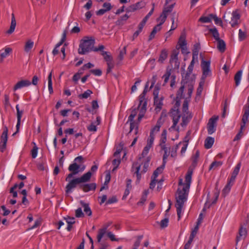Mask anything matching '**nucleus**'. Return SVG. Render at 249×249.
Listing matches in <instances>:
<instances>
[{
  "label": "nucleus",
  "instance_id": "nucleus-1",
  "mask_svg": "<svg viewBox=\"0 0 249 249\" xmlns=\"http://www.w3.org/2000/svg\"><path fill=\"white\" fill-rule=\"evenodd\" d=\"M192 174L193 171L189 170L185 176L186 183L184 184L182 190H180L178 188L177 190L178 196L176 197V202L175 206L177 208L178 220H179L181 217L182 209L184 206V202L187 200L188 195L187 192L189 191V189L190 188Z\"/></svg>",
  "mask_w": 249,
  "mask_h": 249
},
{
  "label": "nucleus",
  "instance_id": "nucleus-2",
  "mask_svg": "<svg viewBox=\"0 0 249 249\" xmlns=\"http://www.w3.org/2000/svg\"><path fill=\"white\" fill-rule=\"evenodd\" d=\"M95 39L92 37L86 36L81 40L78 52L80 54H85L91 51L98 52L104 50L105 47L103 45H99L98 48H94Z\"/></svg>",
  "mask_w": 249,
  "mask_h": 249
},
{
  "label": "nucleus",
  "instance_id": "nucleus-3",
  "mask_svg": "<svg viewBox=\"0 0 249 249\" xmlns=\"http://www.w3.org/2000/svg\"><path fill=\"white\" fill-rule=\"evenodd\" d=\"M92 176V173L90 172L83 174L81 177L74 178L69 181V183L66 186L65 192L66 194H69L72 192V190L75 188L77 186L79 187L80 184L89 181Z\"/></svg>",
  "mask_w": 249,
  "mask_h": 249
},
{
  "label": "nucleus",
  "instance_id": "nucleus-4",
  "mask_svg": "<svg viewBox=\"0 0 249 249\" xmlns=\"http://www.w3.org/2000/svg\"><path fill=\"white\" fill-rule=\"evenodd\" d=\"M84 162L85 159L82 156L77 157L74 159L73 162L69 165V171L77 174L83 172L86 168V166L83 164Z\"/></svg>",
  "mask_w": 249,
  "mask_h": 249
},
{
  "label": "nucleus",
  "instance_id": "nucleus-5",
  "mask_svg": "<svg viewBox=\"0 0 249 249\" xmlns=\"http://www.w3.org/2000/svg\"><path fill=\"white\" fill-rule=\"evenodd\" d=\"M244 113L242 119V123L239 132L237 134L233 141H238L240 139L242 135V130L245 127L246 124L249 117V96L248 98L247 103L243 108Z\"/></svg>",
  "mask_w": 249,
  "mask_h": 249
},
{
  "label": "nucleus",
  "instance_id": "nucleus-6",
  "mask_svg": "<svg viewBox=\"0 0 249 249\" xmlns=\"http://www.w3.org/2000/svg\"><path fill=\"white\" fill-rule=\"evenodd\" d=\"M188 92H187V97L185 98L183 102V106H182V111L184 113H186V114H189L188 112V105L189 102L190 101V98L192 96V94L193 91L194 90V85L192 83L189 84L188 85Z\"/></svg>",
  "mask_w": 249,
  "mask_h": 249
},
{
  "label": "nucleus",
  "instance_id": "nucleus-7",
  "mask_svg": "<svg viewBox=\"0 0 249 249\" xmlns=\"http://www.w3.org/2000/svg\"><path fill=\"white\" fill-rule=\"evenodd\" d=\"M8 129L7 126H4L3 131L0 137V150L3 152L6 147V143L8 139Z\"/></svg>",
  "mask_w": 249,
  "mask_h": 249
},
{
  "label": "nucleus",
  "instance_id": "nucleus-8",
  "mask_svg": "<svg viewBox=\"0 0 249 249\" xmlns=\"http://www.w3.org/2000/svg\"><path fill=\"white\" fill-rule=\"evenodd\" d=\"M218 119V116H213L211 118L207 124L208 133L211 135L216 130V122Z\"/></svg>",
  "mask_w": 249,
  "mask_h": 249
},
{
  "label": "nucleus",
  "instance_id": "nucleus-9",
  "mask_svg": "<svg viewBox=\"0 0 249 249\" xmlns=\"http://www.w3.org/2000/svg\"><path fill=\"white\" fill-rule=\"evenodd\" d=\"M201 67L202 70L203 79L211 75V71L210 70V61H205L202 59L201 63Z\"/></svg>",
  "mask_w": 249,
  "mask_h": 249
},
{
  "label": "nucleus",
  "instance_id": "nucleus-10",
  "mask_svg": "<svg viewBox=\"0 0 249 249\" xmlns=\"http://www.w3.org/2000/svg\"><path fill=\"white\" fill-rule=\"evenodd\" d=\"M179 54L178 49H175L172 51V54L170 56V63H174V68L175 69H178L180 62L178 61V55Z\"/></svg>",
  "mask_w": 249,
  "mask_h": 249
},
{
  "label": "nucleus",
  "instance_id": "nucleus-11",
  "mask_svg": "<svg viewBox=\"0 0 249 249\" xmlns=\"http://www.w3.org/2000/svg\"><path fill=\"white\" fill-rule=\"evenodd\" d=\"M96 188V184L95 183H91L89 184H80L79 189L82 190L85 192H88L89 191L95 190Z\"/></svg>",
  "mask_w": 249,
  "mask_h": 249
},
{
  "label": "nucleus",
  "instance_id": "nucleus-12",
  "mask_svg": "<svg viewBox=\"0 0 249 249\" xmlns=\"http://www.w3.org/2000/svg\"><path fill=\"white\" fill-rule=\"evenodd\" d=\"M31 84V82L28 80H22L18 81L14 87L13 90L16 91L18 89L23 87L29 86Z\"/></svg>",
  "mask_w": 249,
  "mask_h": 249
},
{
  "label": "nucleus",
  "instance_id": "nucleus-13",
  "mask_svg": "<svg viewBox=\"0 0 249 249\" xmlns=\"http://www.w3.org/2000/svg\"><path fill=\"white\" fill-rule=\"evenodd\" d=\"M184 77H182V80L181 82V86L180 87V88L178 89V90L177 91V94H176V98L178 100H181L182 98H183L184 97V89L185 88V84L187 83V81H185V79H183Z\"/></svg>",
  "mask_w": 249,
  "mask_h": 249
},
{
  "label": "nucleus",
  "instance_id": "nucleus-14",
  "mask_svg": "<svg viewBox=\"0 0 249 249\" xmlns=\"http://www.w3.org/2000/svg\"><path fill=\"white\" fill-rule=\"evenodd\" d=\"M172 116L173 117V124L171 126V128H174L178 123L180 118V112L178 109L174 110V111H173L172 113Z\"/></svg>",
  "mask_w": 249,
  "mask_h": 249
},
{
  "label": "nucleus",
  "instance_id": "nucleus-15",
  "mask_svg": "<svg viewBox=\"0 0 249 249\" xmlns=\"http://www.w3.org/2000/svg\"><path fill=\"white\" fill-rule=\"evenodd\" d=\"M149 82H147L144 90H143L142 92L140 94V95L139 97V107H140L142 104L144 103V102H146L147 103V100L145 98V95L147 92V88L148 87Z\"/></svg>",
  "mask_w": 249,
  "mask_h": 249
},
{
  "label": "nucleus",
  "instance_id": "nucleus-16",
  "mask_svg": "<svg viewBox=\"0 0 249 249\" xmlns=\"http://www.w3.org/2000/svg\"><path fill=\"white\" fill-rule=\"evenodd\" d=\"M240 18V14L237 11H233L232 13L231 21L230 22L232 27L238 24V20Z\"/></svg>",
  "mask_w": 249,
  "mask_h": 249
},
{
  "label": "nucleus",
  "instance_id": "nucleus-17",
  "mask_svg": "<svg viewBox=\"0 0 249 249\" xmlns=\"http://www.w3.org/2000/svg\"><path fill=\"white\" fill-rule=\"evenodd\" d=\"M17 22L14 13L11 15V22L10 26V28L6 31V34L11 35L15 31L16 26Z\"/></svg>",
  "mask_w": 249,
  "mask_h": 249
},
{
  "label": "nucleus",
  "instance_id": "nucleus-18",
  "mask_svg": "<svg viewBox=\"0 0 249 249\" xmlns=\"http://www.w3.org/2000/svg\"><path fill=\"white\" fill-rule=\"evenodd\" d=\"M146 106L147 103L146 102H144V103L142 104V105L140 107H139V106L138 107V108H140V113L139 114L138 118V121L139 122H141L142 119L144 116V115L146 110Z\"/></svg>",
  "mask_w": 249,
  "mask_h": 249
},
{
  "label": "nucleus",
  "instance_id": "nucleus-19",
  "mask_svg": "<svg viewBox=\"0 0 249 249\" xmlns=\"http://www.w3.org/2000/svg\"><path fill=\"white\" fill-rule=\"evenodd\" d=\"M163 98L162 97L160 98L154 99V103L155 106V110L156 112H159L161 109L163 105L162 101Z\"/></svg>",
  "mask_w": 249,
  "mask_h": 249
},
{
  "label": "nucleus",
  "instance_id": "nucleus-20",
  "mask_svg": "<svg viewBox=\"0 0 249 249\" xmlns=\"http://www.w3.org/2000/svg\"><path fill=\"white\" fill-rule=\"evenodd\" d=\"M160 145L161 147V149L164 151L162 163H163L164 164H165L166 162V160L169 155V150H170V148H168L165 144H162V143H160Z\"/></svg>",
  "mask_w": 249,
  "mask_h": 249
},
{
  "label": "nucleus",
  "instance_id": "nucleus-21",
  "mask_svg": "<svg viewBox=\"0 0 249 249\" xmlns=\"http://www.w3.org/2000/svg\"><path fill=\"white\" fill-rule=\"evenodd\" d=\"M214 142L213 138L208 137L205 140L204 146L206 149H210L213 146Z\"/></svg>",
  "mask_w": 249,
  "mask_h": 249
},
{
  "label": "nucleus",
  "instance_id": "nucleus-22",
  "mask_svg": "<svg viewBox=\"0 0 249 249\" xmlns=\"http://www.w3.org/2000/svg\"><path fill=\"white\" fill-rule=\"evenodd\" d=\"M64 219L66 220V222L68 224V226L67 227V230L68 231H71L72 229V224H74L75 223V218L74 217H65Z\"/></svg>",
  "mask_w": 249,
  "mask_h": 249
},
{
  "label": "nucleus",
  "instance_id": "nucleus-23",
  "mask_svg": "<svg viewBox=\"0 0 249 249\" xmlns=\"http://www.w3.org/2000/svg\"><path fill=\"white\" fill-rule=\"evenodd\" d=\"M168 52L166 49H163L160 52L158 62L160 63H163L164 61L167 58Z\"/></svg>",
  "mask_w": 249,
  "mask_h": 249
},
{
  "label": "nucleus",
  "instance_id": "nucleus-24",
  "mask_svg": "<svg viewBox=\"0 0 249 249\" xmlns=\"http://www.w3.org/2000/svg\"><path fill=\"white\" fill-rule=\"evenodd\" d=\"M217 41V47L220 52L223 53L226 50V44L224 41L221 39L216 40Z\"/></svg>",
  "mask_w": 249,
  "mask_h": 249
},
{
  "label": "nucleus",
  "instance_id": "nucleus-25",
  "mask_svg": "<svg viewBox=\"0 0 249 249\" xmlns=\"http://www.w3.org/2000/svg\"><path fill=\"white\" fill-rule=\"evenodd\" d=\"M80 204L84 208V212L88 215L90 216L92 214V212L90 208L89 207L88 204L85 203L83 201H80Z\"/></svg>",
  "mask_w": 249,
  "mask_h": 249
},
{
  "label": "nucleus",
  "instance_id": "nucleus-26",
  "mask_svg": "<svg viewBox=\"0 0 249 249\" xmlns=\"http://www.w3.org/2000/svg\"><path fill=\"white\" fill-rule=\"evenodd\" d=\"M165 164H164L163 163H162V164L158 167L154 172L153 174L151 177V178H156L158 176L159 174H161L164 168Z\"/></svg>",
  "mask_w": 249,
  "mask_h": 249
},
{
  "label": "nucleus",
  "instance_id": "nucleus-27",
  "mask_svg": "<svg viewBox=\"0 0 249 249\" xmlns=\"http://www.w3.org/2000/svg\"><path fill=\"white\" fill-rule=\"evenodd\" d=\"M161 29V27H160L158 25H156L154 28L153 29V30L152 31L150 35H149L148 41H150L152 39H153L155 36V35L157 33L158 31H160Z\"/></svg>",
  "mask_w": 249,
  "mask_h": 249
},
{
  "label": "nucleus",
  "instance_id": "nucleus-28",
  "mask_svg": "<svg viewBox=\"0 0 249 249\" xmlns=\"http://www.w3.org/2000/svg\"><path fill=\"white\" fill-rule=\"evenodd\" d=\"M192 118V115L191 114H187L186 116V114H184L182 118V122L181 123V125L182 126H184L187 125V124L189 122L190 120Z\"/></svg>",
  "mask_w": 249,
  "mask_h": 249
},
{
  "label": "nucleus",
  "instance_id": "nucleus-29",
  "mask_svg": "<svg viewBox=\"0 0 249 249\" xmlns=\"http://www.w3.org/2000/svg\"><path fill=\"white\" fill-rule=\"evenodd\" d=\"M129 18V16L127 14L124 15L116 21V24L119 26L123 25L124 24V21H125Z\"/></svg>",
  "mask_w": 249,
  "mask_h": 249
},
{
  "label": "nucleus",
  "instance_id": "nucleus-30",
  "mask_svg": "<svg viewBox=\"0 0 249 249\" xmlns=\"http://www.w3.org/2000/svg\"><path fill=\"white\" fill-rule=\"evenodd\" d=\"M130 130L129 133H130L133 129H135V133L137 134L138 132L139 124L138 123H136L134 121L130 122Z\"/></svg>",
  "mask_w": 249,
  "mask_h": 249
},
{
  "label": "nucleus",
  "instance_id": "nucleus-31",
  "mask_svg": "<svg viewBox=\"0 0 249 249\" xmlns=\"http://www.w3.org/2000/svg\"><path fill=\"white\" fill-rule=\"evenodd\" d=\"M107 227L101 229L98 231V234L97 235V242H100L102 238L106 232Z\"/></svg>",
  "mask_w": 249,
  "mask_h": 249
},
{
  "label": "nucleus",
  "instance_id": "nucleus-32",
  "mask_svg": "<svg viewBox=\"0 0 249 249\" xmlns=\"http://www.w3.org/2000/svg\"><path fill=\"white\" fill-rule=\"evenodd\" d=\"M242 71L240 70L238 71L234 75V79L235 83L236 86H238L240 82V80L241 79Z\"/></svg>",
  "mask_w": 249,
  "mask_h": 249
},
{
  "label": "nucleus",
  "instance_id": "nucleus-33",
  "mask_svg": "<svg viewBox=\"0 0 249 249\" xmlns=\"http://www.w3.org/2000/svg\"><path fill=\"white\" fill-rule=\"evenodd\" d=\"M34 44V42L31 40H27L24 46V51L27 53L30 52L33 47Z\"/></svg>",
  "mask_w": 249,
  "mask_h": 249
},
{
  "label": "nucleus",
  "instance_id": "nucleus-34",
  "mask_svg": "<svg viewBox=\"0 0 249 249\" xmlns=\"http://www.w3.org/2000/svg\"><path fill=\"white\" fill-rule=\"evenodd\" d=\"M209 32L211 33L213 36L214 37V38L217 40H219L220 38L219 37V33L217 30V29L215 27H214L213 28H211L209 30Z\"/></svg>",
  "mask_w": 249,
  "mask_h": 249
},
{
  "label": "nucleus",
  "instance_id": "nucleus-35",
  "mask_svg": "<svg viewBox=\"0 0 249 249\" xmlns=\"http://www.w3.org/2000/svg\"><path fill=\"white\" fill-rule=\"evenodd\" d=\"M247 231L246 228H243V227L242 225H241L239 231V236H237L236 237L237 241H238L240 240V237L243 236L245 237L247 235Z\"/></svg>",
  "mask_w": 249,
  "mask_h": 249
},
{
  "label": "nucleus",
  "instance_id": "nucleus-36",
  "mask_svg": "<svg viewBox=\"0 0 249 249\" xmlns=\"http://www.w3.org/2000/svg\"><path fill=\"white\" fill-rule=\"evenodd\" d=\"M200 49V45L199 43H196L194 45L193 49V55H194V58L195 57L198 56V52Z\"/></svg>",
  "mask_w": 249,
  "mask_h": 249
},
{
  "label": "nucleus",
  "instance_id": "nucleus-37",
  "mask_svg": "<svg viewBox=\"0 0 249 249\" xmlns=\"http://www.w3.org/2000/svg\"><path fill=\"white\" fill-rule=\"evenodd\" d=\"M52 72H51L48 75V89L49 91L50 94H52L53 93V83L52 80Z\"/></svg>",
  "mask_w": 249,
  "mask_h": 249
},
{
  "label": "nucleus",
  "instance_id": "nucleus-38",
  "mask_svg": "<svg viewBox=\"0 0 249 249\" xmlns=\"http://www.w3.org/2000/svg\"><path fill=\"white\" fill-rule=\"evenodd\" d=\"M171 71H172V70L171 69L167 68L166 69L165 74L162 76V78H164V82L163 85H165L168 81L169 78L171 74Z\"/></svg>",
  "mask_w": 249,
  "mask_h": 249
},
{
  "label": "nucleus",
  "instance_id": "nucleus-39",
  "mask_svg": "<svg viewBox=\"0 0 249 249\" xmlns=\"http://www.w3.org/2000/svg\"><path fill=\"white\" fill-rule=\"evenodd\" d=\"M222 164H223V162L222 161H214L213 162L211 163V164L210 165V166L209 167V170H211L212 169L214 170V169H216L218 167L221 166L222 165Z\"/></svg>",
  "mask_w": 249,
  "mask_h": 249
},
{
  "label": "nucleus",
  "instance_id": "nucleus-40",
  "mask_svg": "<svg viewBox=\"0 0 249 249\" xmlns=\"http://www.w3.org/2000/svg\"><path fill=\"white\" fill-rule=\"evenodd\" d=\"M212 18L210 16V15L208 17H201L199 19L198 21L201 23H211L212 21Z\"/></svg>",
  "mask_w": 249,
  "mask_h": 249
},
{
  "label": "nucleus",
  "instance_id": "nucleus-41",
  "mask_svg": "<svg viewBox=\"0 0 249 249\" xmlns=\"http://www.w3.org/2000/svg\"><path fill=\"white\" fill-rule=\"evenodd\" d=\"M210 16H211V17L212 18V19L214 20L216 24H219L221 26H223V22L220 18H218L216 15L213 14H210Z\"/></svg>",
  "mask_w": 249,
  "mask_h": 249
},
{
  "label": "nucleus",
  "instance_id": "nucleus-42",
  "mask_svg": "<svg viewBox=\"0 0 249 249\" xmlns=\"http://www.w3.org/2000/svg\"><path fill=\"white\" fill-rule=\"evenodd\" d=\"M178 44V45L179 46V47L178 48H177V49H179V48L180 47L186 46L187 43L185 37L182 36H181L179 38Z\"/></svg>",
  "mask_w": 249,
  "mask_h": 249
},
{
  "label": "nucleus",
  "instance_id": "nucleus-43",
  "mask_svg": "<svg viewBox=\"0 0 249 249\" xmlns=\"http://www.w3.org/2000/svg\"><path fill=\"white\" fill-rule=\"evenodd\" d=\"M167 16L164 14H163L162 13L160 14L159 18H158L157 19V20L158 21L159 20H160V22L159 24H157V25L159 26L160 27H161V25L163 24L164 22L166 21V19L167 18Z\"/></svg>",
  "mask_w": 249,
  "mask_h": 249
},
{
  "label": "nucleus",
  "instance_id": "nucleus-44",
  "mask_svg": "<svg viewBox=\"0 0 249 249\" xmlns=\"http://www.w3.org/2000/svg\"><path fill=\"white\" fill-rule=\"evenodd\" d=\"M232 184H230V183H227V185L225 186L222 190V195L225 196L230 192Z\"/></svg>",
  "mask_w": 249,
  "mask_h": 249
},
{
  "label": "nucleus",
  "instance_id": "nucleus-45",
  "mask_svg": "<svg viewBox=\"0 0 249 249\" xmlns=\"http://www.w3.org/2000/svg\"><path fill=\"white\" fill-rule=\"evenodd\" d=\"M161 127V123L160 120H158L157 122L156 125L151 129L150 134H154L155 132H159L160 131V127Z\"/></svg>",
  "mask_w": 249,
  "mask_h": 249
},
{
  "label": "nucleus",
  "instance_id": "nucleus-46",
  "mask_svg": "<svg viewBox=\"0 0 249 249\" xmlns=\"http://www.w3.org/2000/svg\"><path fill=\"white\" fill-rule=\"evenodd\" d=\"M16 108L17 110V120L21 121V117L22 114L23 113V110H20L19 105H17L16 106Z\"/></svg>",
  "mask_w": 249,
  "mask_h": 249
},
{
  "label": "nucleus",
  "instance_id": "nucleus-47",
  "mask_svg": "<svg viewBox=\"0 0 249 249\" xmlns=\"http://www.w3.org/2000/svg\"><path fill=\"white\" fill-rule=\"evenodd\" d=\"M92 93V92L91 90L89 89H88L86 91H85L83 94H80L79 95V97L80 98H85L87 99L88 98L91 94Z\"/></svg>",
  "mask_w": 249,
  "mask_h": 249
},
{
  "label": "nucleus",
  "instance_id": "nucleus-48",
  "mask_svg": "<svg viewBox=\"0 0 249 249\" xmlns=\"http://www.w3.org/2000/svg\"><path fill=\"white\" fill-rule=\"evenodd\" d=\"M139 108H135V109H133L132 111L131 114L129 116L128 118V122L134 121V120H133L134 118H135V117L137 115V110Z\"/></svg>",
  "mask_w": 249,
  "mask_h": 249
},
{
  "label": "nucleus",
  "instance_id": "nucleus-49",
  "mask_svg": "<svg viewBox=\"0 0 249 249\" xmlns=\"http://www.w3.org/2000/svg\"><path fill=\"white\" fill-rule=\"evenodd\" d=\"M215 190V192L214 193V196H215V199L212 202V204L216 203V201L217 200V199L218 198L219 195L220 191H219V190L217 188V183L216 184Z\"/></svg>",
  "mask_w": 249,
  "mask_h": 249
},
{
  "label": "nucleus",
  "instance_id": "nucleus-50",
  "mask_svg": "<svg viewBox=\"0 0 249 249\" xmlns=\"http://www.w3.org/2000/svg\"><path fill=\"white\" fill-rule=\"evenodd\" d=\"M136 166L135 174L137 175V179L139 180L141 178V174L139 173V171L140 169L141 165H138V163H133V166Z\"/></svg>",
  "mask_w": 249,
  "mask_h": 249
},
{
  "label": "nucleus",
  "instance_id": "nucleus-51",
  "mask_svg": "<svg viewBox=\"0 0 249 249\" xmlns=\"http://www.w3.org/2000/svg\"><path fill=\"white\" fill-rule=\"evenodd\" d=\"M12 49L10 48H6L4 50V52L0 54V57L2 59L6 57L10 53L12 52Z\"/></svg>",
  "mask_w": 249,
  "mask_h": 249
},
{
  "label": "nucleus",
  "instance_id": "nucleus-52",
  "mask_svg": "<svg viewBox=\"0 0 249 249\" xmlns=\"http://www.w3.org/2000/svg\"><path fill=\"white\" fill-rule=\"evenodd\" d=\"M155 139L154 134H150L149 138L148 139L146 145H149V146L152 147V144L153 143V142Z\"/></svg>",
  "mask_w": 249,
  "mask_h": 249
},
{
  "label": "nucleus",
  "instance_id": "nucleus-53",
  "mask_svg": "<svg viewBox=\"0 0 249 249\" xmlns=\"http://www.w3.org/2000/svg\"><path fill=\"white\" fill-rule=\"evenodd\" d=\"M34 143L35 144V146L33 147V149L31 150V155L33 159H35L37 156L38 148L36 145L35 143L34 142Z\"/></svg>",
  "mask_w": 249,
  "mask_h": 249
},
{
  "label": "nucleus",
  "instance_id": "nucleus-54",
  "mask_svg": "<svg viewBox=\"0 0 249 249\" xmlns=\"http://www.w3.org/2000/svg\"><path fill=\"white\" fill-rule=\"evenodd\" d=\"M240 167H241V163L239 162L236 165V166L234 168V169L233 172L232 173L231 175L236 177L237 175L239 173Z\"/></svg>",
  "mask_w": 249,
  "mask_h": 249
},
{
  "label": "nucleus",
  "instance_id": "nucleus-55",
  "mask_svg": "<svg viewBox=\"0 0 249 249\" xmlns=\"http://www.w3.org/2000/svg\"><path fill=\"white\" fill-rule=\"evenodd\" d=\"M193 69H194V66L189 65V66L188 68L187 71L185 76V79H184L185 80L189 78L190 74L192 73V72L193 71Z\"/></svg>",
  "mask_w": 249,
  "mask_h": 249
},
{
  "label": "nucleus",
  "instance_id": "nucleus-56",
  "mask_svg": "<svg viewBox=\"0 0 249 249\" xmlns=\"http://www.w3.org/2000/svg\"><path fill=\"white\" fill-rule=\"evenodd\" d=\"M169 219L168 217L165 218L160 221V226L161 228H164L167 227L168 224Z\"/></svg>",
  "mask_w": 249,
  "mask_h": 249
},
{
  "label": "nucleus",
  "instance_id": "nucleus-57",
  "mask_svg": "<svg viewBox=\"0 0 249 249\" xmlns=\"http://www.w3.org/2000/svg\"><path fill=\"white\" fill-rule=\"evenodd\" d=\"M121 163V160L119 159H114L112 161V164L114 166V167L112 169V171H114L119 166V164Z\"/></svg>",
  "mask_w": 249,
  "mask_h": 249
},
{
  "label": "nucleus",
  "instance_id": "nucleus-58",
  "mask_svg": "<svg viewBox=\"0 0 249 249\" xmlns=\"http://www.w3.org/2000/svg\"><path fill=\"white\" fill-rule=\"evenodd\" d=\"M117 199L115 196H113L106 201V205L111 204L117 202Z\"/></svg>",
  "mask_w": 249,
  "mask_h": 249
},
{
  "label": "nucleus",
  "instance_id": "nucleus-59",
  "mask_svg": "<svg viewBox=\"0 0 249 249\" xmlns=\"http://www.w3.org/2000/svg\"><path fill=\"white\" fill-rule=\"evenodd\" d=\"M75 216L77 217H83L84 216V214L82 212V209L81 208H78L75 211Z\"/></svg>",
  "mask_w": 249,
  "mask_h": 249
},
{
  "label": "nucleus",
  "instance_id": "nucleus-60",
  "mask_svg": "<svg viewBox=\"0 0 249 249\" xmlns=\"http://www.w3.org/2000/svg\"><path fill=\"white\" fill-rule=\"evenodd\" d=\"M87 129L89 131L95 132L97 131L96 125L93 123H92L89 126H88Z\"/></svg>",
  "mask_w": 249,
  "mask_h": 249
},
{
  "label": "nucleus",
  "instance_id": "nucleus-61",
  "mask_svg": "<svg viewBox=\"0 0 249 249\" xmlns=\"http://www.w3.org/2000/svg\"><path fill=\"white\" fill-rule=\"evenodd\" d=\"M126 47L124 46L123 49L120 52L118 57L120 60H122L123 59L124 55L126 53Z\"/></svg>",
  "mask_w": 249,
  "mask_h": 249
},
{
  "label": "nucleus",
  "instance_id": "nucleus-62",
  "mask_svg": "<svg viewBox=\"0 0 249 249\" xmlns=\"http://www.w3.org/2000/svg\"><path fill=\"white\" fill-rule=\"evenodd\" d=\"M246 37V33L241 29L239 31V39L240 41L244 40Z\"/></svg>",
  "mask_w": 249,
  "mask_h": 249
},
{
  "label": "nucleus",
  "instance_id": "nucleus-63",
  "mask_svg": "<svg viewBox=\"0 0 249 249\" xmlns=\"http://www.w3.org/2000/svg\"><path fill=\"white\" fill-rule=\"evenodd\" d=\"M103 7L107 12L110 10L112 8L111 3L109 2H105L103 5Z\"/></svg>",
  "mask_w": 249,
  "mask_h": 249
},
{
  "label": "nucleus",
  "instance_id": "nucleus-64",
  "mask_svg": "<svg viewBox=\"0 0 249 249\" xmlns=\"http://www.w3.org/2000/svg\"><path fill=\"white\" fill-rule=\"evenodd\" d=\"M151 147L149 145H146L142 152V158L144 157L148 153Z\"/></svg>",
  "mask_w": 249,
  "mask_h": 249
}]
</instances>
